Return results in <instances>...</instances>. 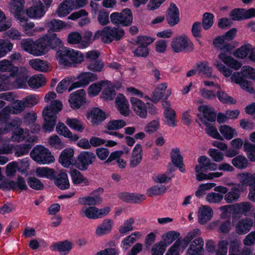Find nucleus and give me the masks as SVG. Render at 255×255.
<instances>
[{"label":"nucleus","instance_id":"obj_53","mask_svg":"<svg viewBox=\"0 0 255 255\" xmlns=\"http://www.w3.org/2000/svg\"><path fill=\"white\" fill-rule=\"evenodd\" d=\"M121 199L126 202L138 203L145 200V196L142 194H134L128 192H123L119 194Z\"/></svg>","mask_w":255,"mask_h":255},{"label":"nucleus","instance_id":"obj_19","mask_svg":"<svg viewBox=\"0 0 255 255\" xmlns=\"http://www.w3.org/2000/svg\"><path fill=\"white\" fill-rule=\"evenodd\" d=\"M78 81L73 82L69 87L70 92L76 88L87 86L90 82L96 81L98 79L97 74L91 72H83L77 77Z\"/></svg>","mask_w":255,"mask_h":255},{"label":"nucleus","instance_id":"obj_4","mask_svg":"<svg viewBox=\"0 0 255 255\" xmlns=\"http://www.w3.org/2000/svg\"><path fill=\"white\" fill-rule=\"evenodd\" d=\"M198 164L195 166L196 178L199 181L212 180L223 175L220 172H211L206 174L203 171L208 170L215 171L218 169V164L211 161V159L206 156H201L198 158Z\"/></svg>","mask_w":255,"mask_h":255},{"label":"nucleus","instance_id":"obj_54","mask_svg":"<svg viewBox=\"0 0 255 255\" xmlns=\"http://www.w3.org/2000/svg\"><path fill=\"white\" fill-rule=\"evenodd\" d=\"M197 68L198 72L201 73L203 77L213 78L215 76L212 74V68L206 61L199 62L197 64Z\"/></svg>","mask_w":255,"mask_h":255},{"label":"nucleus","instance_id":"obj_2","mask_svg":"<svg viewBox=\"0 0 255 255\" xmlns=\"http://www.w3.org/2000/svg\"><path fill=\"white\" fill-rule=\"evenodd\" d=\"M62 45V40L55 33L45 34L35 41L28 38L22 39L20 42L21 48L34 56L44 55L50 50L56 49Z\"/></svg>","mask_w":255,"mask_h":255},{"label":"nucleus","instance_id":"obj_48","mask_svg":"<svg viewBox=\"0 0 255 255\" xmlns=\"http://www.w3.org/2000/svg\"><path fill=\"white\" fill-rule=\"evenodd\" d=\"M180 234L175 231H170L164 233L161 236L160 241L166 247L170 245L176 240H180Z\"/></svg>","mask_w":255,"mask_h":255},{"label":"nucleus","instance_id":"obj_34","mask_svg":"<svg viewBox=\"0 0 255 255\" xmlns=\"http://www.w3.org/2000/svg\"><path fill=\"white\" fill-rule=\"evenodd\" d=\"M24 4V0H11L9 3L10 13L13 14L17 20L24 17L22 16V14H23Z\"/></svg>","mask_w":255,"mask_h":255},{"label":"nucleus","instance_id":"obj_58","mask_svg":"<svg viewBox=\"0 0 255 255\" xmlns=\"http://www.w3.org/2000/svg\"><path fill=\"white\" fill-rule=\"evenodd\" d=\"M46 83L45 77L41 74L35 75L28 79V85L31 88L37 89L43 86Z\"/></svg>","mask_w":255,"mask_h":255},{"label":"nucleus","instance_id":"obj_61","mask_svg":"<svg viewBox=\"0 0 255 255\" xmlns=\"http://www.w3.org/2000/svg\"><path fill=\"white\" fill-rule=\"evenodd\" d=\"M70 175L73 183L74 184H81L82 185L88 184V179L83 177L79 171L76 169L72 170L70 172Z\"/></svg>","mask_w":255,"mask_h":255},{"label":"nucleus","instance_id":"obj_8","mask_svg":"<svg viewBox=\"0 0 255 255\" xmlns=\"http://www.w3.org/2000/svg\"><path fill=\"white\" fill-rule=\"evenodd\" d=\"M1 77H4L10 81L8 85V89L12 86L15 88H26L28 84V70L24 67H20L13 75L8 76L5 74H1Z\"/></svg>","mask_w":255,"mask_h":255},{"label":"nucleus","instance_id":"obj_18","mask_svg":"<svg viewBox=\"0 0 255 255\" xmlns=\"http://www.w3.org/2000/svg\"><path fill=\"white\" fill-rule=\"evenodd\" d=\"M214 190L223 194H226L224 199L228 203H232L237 201L240 197L241 192H244L242 188H239L238 186L232 188L229 192H228V188L223 186H216Z\"/></svg>","mask_w":255,"mask_h":255},{"label":"nucleus","instance_id":"obj_52","mask_svg":"<svg viewBox=\"0 0 255 255\" xmlns=\"http://www.w3.org/2000/svg\"><path fill=\"white\" fill-rule=\"evenodd\" d=\"M107 82L108 83H105L101 97L105 101H110L115 98L116 94L112 83L108 80H107Z\"/></svg>","mask_w":255,"mask_h":255},{"label":"nucleus","instance_id":"obj_39","mask_svg":"<svg viewBox=\"0 0 255 255\" xmlns=\"http://www.w3.org/2000/svg\"><path fill=\"white\" fill-rule=\"evenodd\" d=\"M219 131L221 137L220 140H231L238 134V132L235 128L227 125L220 126L219 127Z\"/></svg>","mask_w":255,"mask_h":255},{"label":"nucleus","instance_id":"obj_22","mask_svg":"<svg viewBox=\"0 0 255 255\" xmlns=\"http://www.w3.org/2000/svg\"><path fill=\"white\" fill-rule=\"evenodd\" d=\"M129 101L132 110L136 116L144 119L147 117V102L145 103L141 100L135 97H130Z\"/></svg>","mask_w":255,"mask_h":255},{"label":"nucleus","instance_id":"obj_15","mask_svg":"<svg viewBox=\"0 0 255 255\" xmlns=\"http://www.w3.org/2000/svg\"><path fill=\"white\" fill-rule=\"evenodd\" d=\"M234 56L239 59H247L255 63V46L245 43L236 49Z\"/></svg>","mask_w":255,"mask_h":255},{"label":"nucleus","instance_id":"obj_46","mask_svg":"<svg viewBox=\"0 0 255 255\" xmlns=\"http://www.w3.org/2000/svg\"><path fill=\"white\" fill-rule=\"evenodd\" d=\"M45 26L48 28V31L52 32L60 31L67 26L65 22L57 19L45 20Z\"/></svg>","mask_w":255,"mask_h":255},{"label":"nucleus","instance_id":"obj_26","mask_svg":"<svg viewBox=\"0 0 255 255\" xmlns=\"http://www.w3.org/2000/svg\"><path fill=\"white\" fill-rule=\"evenodd\" d=\"M198 110L202 114L199 118L203 124L207 125L208 122L215 121L216 114L213 108L208 105H201L199 107Z\"/></svg>","mask_w":255,"mask_h":255},{"label":"nucleus","instance_id":"obj_17","mask_svg":"<svg viewBox=\"0 0 255 255\" xmlns=\"http://www.w3.org/2000/svg\"><path fill=\"white\" fill-rule=\"evenodd\" d=\"M30 148L27 144L15 145L13 143H5L0 146V154H10L15 150V155L19 157L27 154Z\"/></svg>","mask_w":255,"mask_h":255},{"label":"nucleus","instance_id":"obj_37","mask_svg":"<svg viewBox=\"0 0 255 255\" xmlns=\"http://www.w3.org/2000/svg\"><path fill=\"white\" fill-rule=\"evenodd\" d=\"M114 221L110 219H105L97 226L95 230V234L97 237L103 236L109 234L112 230Z\"/></svg>","mask_w":255,"mask_h":255},{"label":"nucleus","instance_id":"obj_30","mask_svg":"<svg viewBox=\"0 0 255 255\" xmlns=\"http://www.w3.org/2000/svg\"><path fill=\"white\" fill-rule=\"evenodd\" d=\"M143 158L142 147L140 143H137L132 150L129 158V165L135 167L140 164Z\"/></svg>","mask_w":255,"mask_h":255},{"label":"nucleus","instance_id":"obj_59","mask_svg":"<svg viewBox=\"0 0 255 255\" xmlns=\"http://www.w3.org/2000/svg\"><path fill=\"white\" fill-rule=\"evenodd\" d=\"M55 183L56 186L62 190L68 189L70 183L66 173L61 172L56 178Z\"/></svg>","mask_w":255,"mask_h":255},{"label":"nucleus","instance_id":"obj_21","mask_svg":"<svg viewBox=\"0 0 255 255\" xmlns=\"http://www.w3.org/2000/svg\"><path fill=\"white\" fill-rule=\"evenodd\" d=\"M86 117L93 126H97L108 117L107 114L99 108H93L86 113Z\"/></svg>","mask_w":255,"mask_h":255},{"label":"nucleus","instance_id":"obj_33","mask_svg":"<svg viewBox=\"0 0 255 255\" xmlns=\"http://www.w3.org/2000/svg\"><path fill=\"white\" fill-rule=\"evenodd\" d=\"M74 149L68 147L63 150L59 157V162L64 167H69L75 162L74 158Z\"/></svg>","mask_w":255,"mask_h":255},{"label":"nucleus","instance_id":"obj_29","mask_svg":"<svg viewBox=\"0 0 255 255\" xmlns=\"http://www.w3.org/2000/svg\"><path fill=\"white\" fill-rule=\"evenodd\" d=\"M22 27L23 32L27 36H33L36 32H40L44 31V28L42 27H35L33 22L27 21L25 17L18 20Z\"/></svg>","mask_w":255,"mask_h":255},{"label":"nucleus","instance_id":"obj_62","mask_svg":"<svg viewBox=\"0 0 255 255\" xmlns=\"http://www.w3.org/2000/svg\"><path fill=\"white\" fill-rule=\"evenodd\" d=\"M16 186L21 190H26L27 189L25 180L21 177L18 178L16 184L12 181H4L2 184V186L6 189L14 188Z\"/></svg>","mask_w":255,"mask_h":255},{"label":"nucleus","instance_id":"obj_11","mask_svg":"<svg viewBox=\"0 0 255 255\" xmlns=\"http://www.w3.org/2000/svg\"><path fill=\"white\" fill-rule=\"evenodd\" d=\"M170 46L172 51L176 53L190 52L194 49L192 42L185 34L178 35L173 38L170 43Z\"/></svg>","mask_w":255,"mask_h":255},{"label":"nucleus","instance_id":"obj_63","mask_svg":"<svg viewBox=\"0 0 255 255\" xmlns=\"http://www.w3.org/2000/svg\"><path fill=\"white\" fill-rule=\"evenodd\" d=\"M13 48V44L7 39H0V58L4 57Z\"/></svg>","mask_w":255,"mask_h":255},{"label":"nucleus","instance_id":"obj_42","mask_svg":"<svg viewBox=\"0 0 255 255\" xmlns=\"http://www.w3.org/2000/svg\"><path fill=\"white\" fill-rule=\"evenodd\" d=\"M253 226V221L249 218L243 219L239 221L235 226V230L239 235L248 233Z\"/></svg>","mask_w":255,"mask_h":255},{"label":"nucleus","instance_id":"obj_50","mask_svg":"<svg viewBox=\"0 0 255 255\" xmlns=\"http://www.w3.org/2000/svg\"><path fill=\"white\" fill-rule=\"evenodd\" d=\"M216 89L218 91L216 96L217 97L220 102L224 104L234 105L236 104V99L229 96L224 91L222 90L220 85H217Z\"/></svg>","mask_w":255,"mask_h":255},{"label":"nucleus","instance_id":"obj_23","mask_svg":"<svg viewBox=\"0 0 255 255\" xmlns=\"http://www.w3.org/2000/svg\"><path fill=\"white\" fill-rule=\"evenodd\" d=\"M68 102L71 108L73 109H79L86 103L85 90L80 89L71 93L69 96Z\"/></svg>","mask_w":255,"mask_h":255},{"label":"nucleus","instance_id":"obj_16","mask_svg":"<svg viewBox=\"0 0 255 255\" xmlns=\"http://www.w3.org/2000/svg\"><path fill=\"white\" fill-rule=\"evenodd\" d=\"M24 140L29 142H34L36 141L37 137L34 136H30L28 130L26 129L19 128L12 131L11 136L5 139L6 143L11 142H20Z\"/></svg>","mask_w":255,"mask_h":255},{"label":"nucleus","instance_id":"obj_43","mask_svg":"<svg viewBox=\"0 0 255 255\" xmlns=\"http://www.w3.org/2000/svg\"><path fill=\"white\" fill-rule=\"evenodd\" d=\"M21 121L18 118H14L11 122H3L0 124L2 128H0V141L2 139V135L9 132L13 128L18 127L21 125Z\"/></svg>","mask_w":255,"mask_h":255},{"label":"nucleus","instance_id":"obj_14","mask_svg":"<svg viewBox=\"0 0 255 255\" xmlns=\"http://www.w3.org/2000/svg\"><path fill=\"white\" fill-rule=\"evenodd\" d=\"M110 211L109 207L99 209L94 206H83L80 211V214L90 219H97L108 215Z\"/></svg>","mask_w":255,"mask_h":255},{"label":"nucleus","instance_id":"obj_12","mask_svg":"<svg viewBox=\"0 0 255 255\" xmlns=\"http://www.w3.org/2000/svg\"><path fill=\"white\" fill-rule=\"evenodd\" d=\"M110 18L114 24L123 26L130 25L133 20L132 11L128 8L124 9L120 12H113L111 14Z\"/></svg>","mask_w":255,"mask_h":255},{"label":"nucleus","instance_id":"obj_7","mask_svg":"<svg viewBox=\"0 0 255 255\" xmlns=\"http://www.w3.org/2000/svg\"><path fill=\"white\" fill-rule=\"evenodd\" d=\"M124 34L125 31L122 28L106 26L101 30L97 31L94 34V39H101L103 42L109 43L114 39H120Z\"/></svg>","mask_w":255,"mask_h":255},{"label":"nucleus","instance_id":"obj_55","mask_svg":"<svg viewBox=\"0 0 255 255\" xmlns=\"http://www.w3.org/2000/svg\"><path fill=\"white\" fill-rule=\"evenodd\" d=\"M78 201L80 205L83 206L86 205L92 206L100 204L102 201V199L98 196H86L80 197Z\"/></svg>","mask_w":255,"mask_h":255},{"label":"nucleus","instance_id":"obj_51","mask_svg":"<svg viewBox=\"0 0 255 255\" xmlns=\"http://www.w3.org/2000/svg\"><path fill=\"white\" fill-rule=\"evenodd\" d=\"M65 122L71 129L78 132H82L85 129L84 123L78 118L67 117Z\"/></svg>","mask_w":255,"mask_h":255},{"label":"nucleus","instance_id":"obj_13","mask_svg":"<svg viewBox=\"0 0 255 255\" xmlns=\"http://www.w3.org/2000/svg\"><path fill=\"white\" fill-rule=\"evenodd\" d=\"M24 106L23 101H16L11 105L4 107L0 112V124L11 122L13 119H10V115L21 113L23 110Z\"/></svg>","mask_w":255,"mask_h":255},{"label":"nucleus","instance_id":"obj_40","mask_svg":"<svg viewBox=\"0 0 255 255\" xmlns=\"http://www.w3.org/2000/svg\"><path fill=\"white\" fill-rule=\"evenodd\" d=\"M204 241L202 238L195 239L191 244L187 255H203Z\"/></svg>","mask_w":255,"mask_h":255},{"label":"nucleus","instance_id":"obj_45","mask_svg":"<svg viewBox=\"0 0 255 255\" xmlns=\"http://www.w3.org/2000/svg\"><path fill=\"white\" fill-rule=\"evenodd\" d=\"M88 14V13L85 9H81L71 14L68 17V19L75 20L79 18L84 17V18L80 19L79 21V25L81 26H83L88 24L91 22L90 18L87 17Z\"/></svg>","mask_w":255,"mask_h":255},{"label":"nucleus","instance_id":"obj_25","mask_svg":"<svg viewBox=\"0 0 255 255\" xmlns=\"http://www.w3.org/2000/svg\"><path fill=\"white\" fill-rule=\"evenodd\" d=\"M96 159L95 155L90 151H83L78 156L76 166L81 170H85Z\"/></svg>","mask_w":255,"mask_h":255},{"label":"nucleus","instance_id":"obj_28","mask_svg":"<svg viewBox=\"0 0 255 255\" xmlns=\"http://www.w3.org/2000/svg\"><path fill=\"white\" fill-rule=\"evenodd\" d=\"M214 211L212 208L208 205H201L197 212L198 222L200 224L204 225L209 222L212 218Z\"/></svg>","mask_w":255,"mask_h":255},{"label":"nucleus","instance_id":"obj_56","mask_svg":"<svg viewBox=\"0 0 255 255\" xmlns=\"http://www.w3.org/2000/svg\"><path fill=\"white\" fill-rule=\"evenodd\" d=\"M105 83H108L107 80L101 81L91 84L87 89V93L89 97L97 96L104 88Z\"/></svg>","mask_w":255,"mask_h":255},{"label":"nucleus","instance_id":"obj_24","mask_svg":"<svg viewBox=\"0 0 255 255\" xmlns=\"http://www.w3.org/2000/svg\"><path fill=\"white\" fill-rule=\"evenodd\" d=\"M48 8L40 0H38L26 9V13L31 18L40 19L45 15Z\"/></svg>","mask_w":255,"mask_h":255},{"label":"nucleus","instance_id":"obj_3","mask_svg":"<svg viewBox=\"0 0 255 255\" xmlns=\"http://www.w3.org/2000/svg\"><path fill=\"white\" fill-rule=\"evenodd\" d=\"M56 94L52 92L47 93L44 97V101L48 104L43 111V117L44 124V130L46 132L52 131L56 125L57 115L63 108V104L59 100L55 99Z\"/></svg>","mask_w":255,"mask_h":255},{"label":"nucleus","instance_id":"obj_9","mask_svg":"<svg viewBox=\"0 0 255 255\" xmlns=\"http://www.w3.org/2000/svg\"><path fill=\"white\" fill-rule=\"evenodd\" d=\"M200 234L198 229H195L190 231L183 240H178L169 249L165 255H179L186 248L191 241Z\"/></svg>","mask_w":255,"mask_h":255},{"label":"nucleus","instance_id":"obj_38","mask_svg":"<svg viewBox=\"0 0 255 255\" xmlns=\"http://www.w3.org/2000/svg\"><path fill=\"white\" fill-rule=\"evenodd\" d=\"M29 64L32 69L39 72H47L52 69V66L49 63L38 58L30 60Z\"/></svg>","mask_w":255,"mask_h":255},{"label":"nucleus","instance_id":"obj_20","mask_svg":"<svg viewBox=\"0 0 255 255\" xmlns=\"http://www.w3.org/2000/svg\"><path fill=\"white\" fill-rule=\"evenodd\" d=\"M162 106L164 109L163 122L164 124L171 127L176 126L177 120L176 112L172 108L171 103L167 100L163 101L162 102Z\"/></svg>","mask_w":255,"mask_h":255},{"label":"nucleus","instance_id":"obj_5","mask_svg":"<svg viewBox=\"0 0 255 255\" xmlns=\"http://www.w3.org/2000/svg\"><path fill=\"white\" fill-rule=\"evenodd\" d=\"M59 64L64 66H76L84 60V55L81 51L68 47L59 50L56 53Z\"/></svg>","mask_w":255,"mask_h":255},{"label":"nucleus","instance_id":"obj_41","mask_svg":"<svg viewBox=\"0 0 255 255\" xmlns=\"http://www.w3.org/2000/svg\"><path fill=\"white\" fill-rule=\"evenodd\" d=\"M254 210L251 204L249 202H243L233 204V214H243L248 216Z\"/></svg>","mask_w":255,"mask_h":255},{"label":"nucleus","instance_id":"obj_6","mask_svg":"<svg viewBox=\"0 0 255 255\" xmlns=\"http://www.w3.org/2000/svg\"><path fill=\"white\" fill-rule=\"evenodd\" d=\"M231 149L227 150L226 156L228 157H233L239 153V150L243 146V141L241 138H236L230 142ZM244 148L247 153L248 158L253 161H255V145L245 141Z\"/></svg>","mask_w":255,"mask_h":255},{"label":"nucleus","instance_id":"obj_47","mask_svg":"<svg viewBox=\"0 0 255 255\" xmlns=\"http://www.w3.org/2000/svg\"><path fill=\"white\" fill-rule=\"evenodd\" d=\"M171 161L173 164L178 167L182 172H184L185 168L183 167V158L178 148H173L170 152Z\"/></svg>","mask_w":255,"mask_h":255},{"label":"nucleus","instance_id":"obj_36","mask_svg":"<svg viewBox=\"0 0 255 255\" xmlns=\"http://www.w3.org/2000/svg\"><path fill=\"white\" fill-rule=\"evenodd\" d=\"M73 244L68 241L58 242L52 244L50 249L52 251H57L61 255H66L73 248Z\"/></svg>","mask_w":255,"mask_h":255},{"label":"nucleus","instance_id":"obj_1","mask_svg":"<svg viewBox=\"0 0 255 255\" xmlns=\"http://www.w3.org/2000/svg\"><path fill=\"white\" fill-rule=\"evenodd\" d=\"M219 60L214 65L226 77L231 76L232 82L250 93L255 92V69L250 65L242 67L241 62L235 59L229 53L222 50L218 55Z\"/></svg>","mask_w":255,"mask_h":255},{"label":"nucleus","instance_id":"obj_32","mask_svg":"<svg viewBox=\"0 0 255 255\" xmlns=\"http://www.w3.org/2000/svg\"><path fill=\"white\" fill-rule=\"evenodd\" d=\"M230 16L233 20L250 18L255 16V9L253 8L248 10L242 8L235 9L231 12Z\"/></svg>","mask_w":255,"mask_h":255},{"label":"nucleus","instance_id":"obj_35","mask_svg":"<svg viewBox=\"0 0 255 255\" xmlns=\"http://www.w3.org/2000/svg\"><path fill=\"white\" fill-rule=\"evenodd\" d=\"M56 131L60 135L67 138L70 141L75 142L77 141L79 136L77 134L73 133L62 122H59L56 126Z\"/></svg>","mask_w":255,"mask_h":255},{"label":"nucleus","instance_id":"obj_10","mask_svg":"<svg viewBox=\"0 0 255 255\" xmlns=\"http://www.w3.org/2000/svg\"><path fill=\"white\" fill-rule=\"evenodd\" d=\"M32 159L40 164H49L55 161L50 150L42 145H36L30 152Z\"/></svg>","mask_w":255,"mask_h":255},{"label":"nucleus","instance_id":"obj_49","mask_svg":"<svg viewBox=\"0 0 255 255\" xmlns=\"http://www.w3.org/2000/svg\"><path fill=\"white\" fill-rule=\"evenodd\" d=\"M168 85L166 82L158 84L153 92L150 101L154 103L158 102L163 96L165 91L167 89Z\"/></svg>","mask_w":255,"mask_h":255},{"label":"nucleus","instance_id":"obj_44","mask_svg":"<svg viewBox=\"0 0 255 255\" xmlns=\"http://www.w3.org/2000/svg\"><path fill=\"white\" fill-rule=\"evenodd\" d=\"M237 178L239 182V184L237 186L239 188H242L243 191L246 190L247 186H250L251 183L253 181V174L246 171L242 172L238 174Z\"/></svg>","mask_w":255,"mask_h":255},{"label":"nucleus","instance_id":"obj_64","mask_svg":"<svg viewBox=\"0 0 255 255\" xmlns=\"http://www.w3.org/2000/svg\"><path fill=\"white\" fill-rule=\"evenodd\" d=\"M240 243L238 241H232L231 243L229 255H251L250 250L245 251L242 253L239 252Z\"/></svg>","mask_w":255,"mask_h":255},{"label":"nucleus","instance_id":"obj_27","mask_svg":"<svg viewBox=\"0 0 255 255\" xmlns=\"http://www.w3.org/2000/svg\"><path fill=\"white\" fill-rule=\"evenodd\" d=\"M166 20L170 27L178 24L180 22V14L178 8L174 3H171L167 9Z\"/></svg>","mask_w":255,"mask_h":255},{"label":"nucleus","instance_id":"obj_31","mask_svg":"<svg viewBox=\"0 0 255 255\" xmlns=\"http://www.w3.org/2000/svg\"><path fill=\"white\" fill-rule=\"evenodd\" d=\"M116 106L120 113L128 117L130 113L129 104L126 97L122 94H119L115 100Z\"/></svg>","mask_w":255,"mask_h":255},{"label":"nucleus","instance_id":"obj_60","mask_svg":"<svg viewBox=\"0 0 255 255\" xmlns=\"http://www.w3.org/2000/svg\"><path fill=\"white\" fill-rule=\"evenodd\" d=\"M127 125L123 120H112L109 121L105 125V128L109 130H117L125 127Z\"/></svg>","mask_w":255,"mask_h":255},{"label":"nucleus","instance_id":"obj_57","mask_svg":"<svg viewBox=\"0 0 255 255\" xmlns=\"http://www.w3.org/2000/svg\"><path fill=\"white\" fill-rule=\"evenodd\" d=\"M36 175L40 178L53 179L55 176V171L53 169L47 167H38L35 170Z\"/></svg>","mask_w":255,"mask_h":255}]
</instances>
